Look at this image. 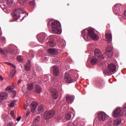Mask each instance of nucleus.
Returning <instances> with one entry per match:
<instances>
[{
    "mask_svg": "<svg viewBox=\"0 0 126 126\" xmlns=\"http://www.w3.org/2000/svg\"><path fill=\"white\" fill-rule=\"evenodd\" d=\"M74 97L70 95H66V101L68 103H71L73 102Z\"/></svg>",
    "mask_w": 126,
    "mask_h": 126,
    "instance_id": "nucleus-17",
    "label": "nucleus"
},
{
    "mask_svg": "<svg viewBox=\"0 0 126 126\" xmlns=\"http://www.w3.org/2000/svg\"><path fill=\"white\" fill-rule=\"evenodd\" d=\"M14 50L13 49H9L8 50V52L10 53H14Z\"/></svg>",
    "mask_w": 126,
    "mask_h": 126,
    "instance_id": "nucleus-41",
    "label": "nucleus"
},
{
    "mask_svg": "<svg viewBox=\"0 0 126 126\" xmlns=\"http://www.w3.org/2000/svg\"><path fill=\"white\" fill-rule=\"evenodd\" d=\"M38 105V103L36 101H33L31 103V112L33 113Z\"/></svg>",
    "mask_w": 126,
    "mask_h": 126,
    "instance_id": "nucleus-16",
    "label": "nucleus"
},
{
    "mask_svg": "<svg viewBox=\"0 0 126 126\" xmlns=\"http://www.w3.org/2000/svg\"><path fill=\"white\" fill-rule=\"evenodd\" d=\"M22 80H19L18 81V84H20V83L22 82Z\"/></svg>",
    "mask_w": 126,
    "mask_h": 126,
    "instance_id": "nucleus-50",
    "label": "nucleus"
},
{
    "mask_svg": "<svg viewBox=\"0 0 126 126\" xmlns=\"http://www.w3.org/2000/svg\"><path fill=\"white\" fill-rule=\"evenodd\" d=\"M8 97V94L6 92H2L0 93V103L2 100L5 99Z\"/></svg>",
    "mask_w": 126,
    "mask_h": 126,
    "instance_id": "nucleus-15",
    "label": "nucleus"
},
{
    "mask_svg": "<svg viewBox=\"0 0 126 126\" xmlns=\"http://www.w3.org/2000/svg\"><path fill=\"white\" fill-rule=\"evenodd\" d=\"M48 52L52 55H57L58 54V51L56 49H49Z\"/></svg>",
    "mask_w": 126,
    "mask_h": 126,
    "instance_id": "nucleus-18",
    "label": "nucleus"
},
{
    "mask_svg": "<svg viewBox=\"0 0 126 126\" xmlns=\"http://www.w3.org/2000/svg\"><path fill=\"white\" fill-rule=\"evenodd\" d=\"M8 65L11 66L12 67H13L14 68H16L14 64H12L11 63H8Z\"/></svg>",
    "mask_w": 126,
    "mask_h": 126,
    "instance_id": "nucleus-45",
    "label": "nucleus"
},
{
    "mask_svg": "<svg viewBox=\"0 0 126 126\" xmlns=\"http://www.w3.org/2000/svg\"><path fill=\"white\" fill-rule=\"evenodd\" d=\"M33 89V83H31L28 85L27 90L29 91H32Z\"/></svg>",
    "mask_w": 126,
    "mask_h": 126,
    "instance_id": "nucleus-27",
    "label": "nucleus"
},
{
    "mask_svg": "<svg viewBox=\"0 0 126 126\" xmlns=\"http://www.w3.org/2000/svg\"><path fill=\"white\" fill-rule=\"evenodd\" d=\"M9 90V91H12L13 90V88L11 87L10 86H8L7 87L6 91Z\"/></svg>",
    "mask_w": 126,
    "mask_h": 126,
    "instance_id": "nucleus-38",
    "label": "nucleus"
},
{
    "mask_svg": "<svg viewBox=\"0 0 126 126\" xmlns=\"http://www.w3.org/2000/svg\"><path fill=\"white\" fill-rule=\"evenodd\" d=\"M104 85V81L102 79H100L97 82V86L98 87H101V86H103Z\"/></svg>",
    "mask_w": 126,
    "mask_h": 126,
    "instance_id": "nucleus-24",
    "label": "nucleus"
},
{
    "mask_svg": "<svg viewBox=\"0 0 126 126\" xmlns=\"http://www.w3.org/2000/svg\"><path fill=\"white\" fill-rule=\"evenodd\" d=\"M81 35L85 40H90L91 39L94 40H98V36L96 35L93 29H86L81 31Z\"/></svg>",
    "mask_w": 126,
    "mask_h": 126,
    "instance_id": "nucleus-1",
    "label": "nucleus"
},
{
    "mask_svg": "<svg viewBox=\"0 0 126 126\" xmlns=\"http://www.w3.org/2000/svg\"><path fill=\"white\" fill-rule=\"evenodd\" d=\"M55 115V111L54 110L46 111L43 114V118L45 120H49L52 118Z\"/></svg>",
    "mask_w": 126,
    "mask_h": 126,
    "instance_id": "nucleus-4",
    "label": "nucleus"
},
{
    "mask_svg": "<svg viewBox=\"0 0 126 126\" xmlns=\"http://www.w3.org/2000/svg\"><path fill=\"white\" fill-rule=\"evenodd\" d=\"M46 35L45 33H42L40 34L38 36V40L41 43H42L45 40Z\"/></svg>",
    "mask_w": 126,
    "mask_h": 126,
    "instance_id": "nucleus-13",
    "label": "nucleus"
},
{
    "mask_svg": "<svg viewBox=\"0 0 126 126\" xmlns=\"http://www.w3.org/2000/svg\"><path fill=\"white\" fill-rule=\"evenodd\" d=\"M99 60H101V59L94 56L92 58L90 62L92 64L94 65L96 64L99 62Z\"/></svg>",
    "mask_w": 126,
    "mask_h": 126,
    "instance_id": "nucleus-14",
    "label": "nucleus"
},
{
    "mask_svg": "<svg viewBox=\"0 0 126 126\" xmlns=\"http://www.w3.org/2000/svg\"><path fill=\"white\" fill-rule=\"evenodd\" d=\"M27 1L28 0H18V2L22 5H25L27 3Z\"/></svg>",
    "mask_w": 126,
    "mask_h": 126,
    "instance_id": "nucleus-30",
    "label": "nucleus"
},
{
    "mask_svg": "<svg viewBox=\"0 0 126 126\" xmlns=\"http://www.w3.org/2000/svg\"><path fill=\"white\" fill-rule=\"evenodd\" d=\"M44 111V106L43 105H40L38 107V112L39 113L43 112Z\"/></svg>",
    "mask_w": 126,
    "mask_h": 126,
    "instance_id": "nucleus-29",
    "label": "nucleus"
},
{
    "mask_svg": "<svg viewBox=\"0 0 126 126\" xmlns=\"http://www.w3.org/2000/svg\"><path fill=\"white\" fill-rule=\"evenodd\" d=\"M29 56L32 58H33L34 57V55L33 54H32V53L31 52H30Z\"/></svg>",
    "mask_w": 126,
    "mask_h": 126,
    "instance_id": "nucleus-44",
    "label": "nucleus"
},
{
    "mask_svg": "<svg viewBox=\"0 0 126 126\" xmlns=\"http://www.w3.org/2000/svg\"><path fill=\"white\" fill-rule=\"evenodd\" d=\"M25 90H26V87L24 86H23V87H22V91L24 93Z\"/></svg>",
    "mask_w": 126,
    "mask_h": 126,
    "instance_id": "nucleus-47",
    "label": "nucleus"
},
{
    "mask_svg": "<svg viewBox=\"0 0 126 126\" xmlns=\"http://www.w3.org/2000/svg\"><path fill=\"white\" fill-rule=\"evenodd\" d=\"M73 113H67L66 115H65V119H66L67 121L69 120L71 118V116Z\"/></svg>",
    "mask_w": 126,
    "mask_h": 126,
    "instance_id": "nucleus-26",
    "label": "nucleus"
},
{
    "mask_svg": "<svg viewBox=\"0 0 126 126\" xmlns=\"http://www.w3.org/2000/svg\"><path fill=\"white\" fill-rule=\"evenodd\" d=\"M64 80L67 83H71L73 81V79L71 78L70 74L67 72L65 73V75H64Z\"/></svg>",
    "mask_w": 126,
    "mask_h": 126,
    "instance_id": "nucleus-11",
    "label": "nucleus"
},
{
    "mask_svg": "<svg viewBox=\"0 0 126 126\" xmlns=\"http://www.w3.org/2000/svg\"><path fill=\"white\" fill-rule=\"evenodd\" d=\"M13 2V0H6V3L8 5H11L12 3Z\"/></svg>",
    "mask_w": 126,
    "mask_h": 126,
    "instance_id": "nucleus-34",
    "label": "nucleus"
},
{
    "mask_svg": "<svg viewBox=\"0 0 126 126\" xmlns=\"http://www.w3.org/2000/svg\"><path fill=\"white\" fill-rule=\"evenodd\" d=\"M59 74V69L58 66H54L53 67V75L57 76Z\"/></svg>",
    "mask_w": 126,
    "mask_h": 126,
    "instance_id": "nucleus-20",
    "label": "nucleus"
},
{
    "mask_svg": "<svg viewBox=\"0 0 126 126\" xmlns=\"http://www.w3.org/2000/svg\"><path fill=\"white\" fill-rule=\"evenodd\" d=\"M123 109L124 111L126 112V103L123 105Z\"/></svg>",
    "mask_w": 126,
    "mask_h": 126,
    "instance_id": "nucleus-43",
    "label": "nucleus"
},
{
    "mask_svg": "<svg viewBox=\"0 0 126 126\" xmlns=\"http://www.w3.org/2000/svg\"><path fill=\"white\" fill-rule=\"evenodd\" d=\"M21 116H19V117L17 118L16 121L18 122V121H19L21 120Z\"/></svg>",
    "mask_w": 126,
    "mask_h": 126,
    "instance_id": "nucleus-48",
    "label": "nucleus"
},
{
    "mask_svg": "<svg viewBox=\"0 0 126 126\" xmlns=\"http://www.w3.org/2000/svg\"><path fill=\"white\" fill-rule=\"evenodd\" d=\"M122 123V119H117L114 121L113 123L114 126H118Z\"/></svg>",
    "mask_w": 126,
    "mask_h": 126,
    "instance_id": "nucleus-23",
    "label": "nucleus"
},
{
    "mask_svg": "<svg viewBox=\"0 0 126 126\" xmlns=\"http://www.w3.org/2000/svg\"><path fill=\"white\" fill-rule=\"evenodd\" d=\"M94 55L95 57L100 59V60L104 59V55H102L101 51L99 49L94 50Z\"/></svg>",
    "mask_w": 126,
    "mask_h": 126,
    "instance_id": "nucleus-8",
    "label": "nucleus"
},
{
    "mask_svg": "<svg viewBox=\"0 0 126 126\" xmlns=\"http://www.w3.org/2000/svg\"><path fill=\"white\" fill-rule=\"evenodd\" d=\"M27 105H25V106H24V109H25V110H27Z\"/></svg>",
    "mask_w": 126,
    "mask_h": 126,
    "instance_id": "nucleus-52",
    "label": "nucleus"
},
{
    "mask_svg": "<svg viewBox=\"0 0 126 126\" xmlns=\"http://www.w3.org/2000/svg\"><path fill=\"white\" fill-rule=\"evenodd\" d=\"M108 116L104 112H100L98 113V119L100 122H104L107 120Z\"/></svg>",
    "mask_w": 126,
    "mask_h": 126,
    "instance_id": "nucleus-5",
    "label": "nucleus"
},
{
    "mask_svg": "<svg viewBox=\"0 0 126 126\" xmlns=\"http://www.w3.org/2000/svg\"><path fill=\"white\" fill-rule=\"evenodd\" d=\"M48 44L52 47H53L55 45V42L53 40H50L48 43Z\"/></svg>",
    "mask_w": 126,
    "mask_h": 126,
    "instance_id": "nucleus-31",
    "label": "nucleus"
},
{
    "mask_svg": "<svg viewBox=\"0 0 126 126\" xmlns=\"http://www.w3.org/2000/svg\"><path fill=\"white\" fill-rule=\"evenodd\" d=\"M41 91H42V88L40 86L38 85H36L35 86V92L38 94H40Z\"/></svg>",
    "mask_w": 126,
    "mask_h": 126,
    "instance_id": "nucleus-19",
    "label": "nucleus"
},
{
    "mask_svg": "<svg viewBox=\"0 0 126 126\" xmlns=\"http://www.w3.org/2000/svg\"><path fill=\"white\" fill-rule=\"evenodd\" d=\"M49 92L54 99L56 100L58 99L59 94L57 89L52 88L49 89Z\"/></svg>",
    "mask_w": 126,
    "mask_h": 126,
    "instance_id": "nucleus-7",
    "label": "nucleus"
},
{
    "mask_svg": "<svg viewBox=\"0 0 126 126\" xmlns=\"http://www.w3.org/2000/svg\"><path fill=\"white\" fill-rule=\"evenodd\" d=\"M17 60L18 61L20 62H22L23 61V58L22 56H18L17 58Z\"/></svg>",
    "mask_w": 126,
    "mask_h": 126,
    "instance_id": "nucleus-36",
    "label": "nucleus"
},
{
    "mask_svg": "<svg viewBox=\"0 0 126 126\" xmlns=\"http://www.w3.org/2000/svg\"><path fill=\"white\" fill-rule=\"evenodd\" d=\"M16 73V70L15 69H13L12 71L10 73V79L15 75V73Z\"/></svg>",
    "mask_w": 126,
    "mask_h": 126,
    "instance_id": "nucleus-28",
    "label": "nucleus"
},
{
    "mask_svg": "<svg viewBox=\"0 0 126 126\" xmlns=\"http://www.w3.org/2000/svg\"><path fill=\"white\" fill-rule=\"evenodd\" d=\"M0 80L1 81L3 80V78H2V77H1V76H0Z\"/></svg>",
    "mask_w": 126,
    "mask_h": 126,
    "instance_id": "nucleus-51",
    "label": "nucleus"
},
{
    "mask_svg": "<svg viewBox=\"0 0 126 126\" xmlns=\"http://www.w3.org/2000/svg\"><path fill=\"white\" fill-rule=\"evenodd\" d=\"M12 94H13V96H15V95H16V91H13L12 92Z\"/></svg>",
    "mask_w": 126,
    "mask_h": 126,
    "instance_id": "nucleus-49",
    "label": "nucleus"
},
{
    "mask_svg": "<svg viewBox=\"0 0 126 126\" xmlns=\"http://www.w3.org/2000/svg\"><path fill=\"white\" fill-rule=\"evenodd\" d=\"M24 12H25V11L22 8H16L14 11L13 15V17L15 19H18V18L20 17V14L24 13Z\"/></svg>",
    "mask_w": 126,
    "mask_h": 126,
    "instance_id": "nucleus-6",
    "label": "nucleus"
},
{
    "mask_svg": "<svg viewBox=\"0 0 126 126\" xmlns=\"http://www.w3.org/2000/svg\"><path fill=\"white\" fill-rule=\"evenodd\" d=\"M10 115H11L14 119H15V117H14V111H13V110L11 111V112H10Z\"/></svg>",
    "mask_w": 126,
    "mask_h": 126,
    "instance_id": "nucleus-42",
    "label": "nucleus"
},
{
    "mask_svg": "<svg viewBox=\"0 0 126 126\" xmlns=\"http://www.w3.org/2000/svg\"><path fill=\"white\" fill-rule=\"evenodd\" d=\"M106 40L108 42H110L112 40V36L111 34L106 33L105 34Z\"/></svg>",
    "mask_w": 126,
    "mask_h": 126,
    "instance_id": "nucleus-22",
    "label": "nucleus"
},
{
    "mask_svg": "<svg viewBox=\"0 0 126 126\" xmlns=\"http://www.w3.org/2000/svg\"><path fill=\"white\" fill-rule=\"evenodd\" d=\"M40 120V117L39 116H37L35 119H34L33 122L34 123H38Z\"/></svg>",
    "mask_w": 126,
    "mask_h": 126,
    "instance_id": "nucleus-32",
    "label": "nucleus"
},
{
    "mask_svg": "<svg viewBox=\"0 0 126 126\" xmlns=\"http://www.w3.org/2000/svg\"><path fill=\"white\" fill-rule=\"evenodd\" d=\"M35 2L34 0H32V1H31L30 2V6L32 7V8H33L35 6Z\"/></svg>",
    "mask_w": 126,
    "mask_h": 126,
    "instance_id": "nucleus-33",
    "label": "nucleus"
},
{
    "mask_svg": "<svg viewBox=\"0 0 126 126\" xmlns=\"http://www.w3.org/2000/svg\"><path fill=\"white\" fill-rule=\"evenodd\" d=\"M37 126V125H32V126Z\"/></svg>",
    "mask_w": 126,
    "mask_h": 126,
    "instance_id": "nucleus-53",
    "label": "nucleus"
},
{
    "mask_svg": "<svg viewBox=\"0 0 126 126\" xmlns=\"http://www.w3.org/2000/svg\"><path fill=\"white\" fill-rule=\"evenodd\" d=\"M0 53L3 54V55H5V52L2 50L1 48H0Z\"/></svg>",
    "mask_w": 126,
    "mask_h": 126,
    "instance_id": "nucleus-39",
    "label": "nucleus"
},
{
    "mask_svg": "<svg viewBox=\"0 0 126 126\" xmlns=\"http://www.w3.org/2000/svg\"><path fill=\"white\" fill-rule=\"evenodd\" d=\"M31 67V61L29 60L28 61V63L25 65V70L28 71L30 70Z\"/></svg>",
    "mask_w": 126,
    "mask_h": 126,
    "instance_id": "nucleus-21",
    "label": "nucleus"
},
{
    "mask_svg": "<svg viewBox=\"0 0 126 126\" xmlns=\"http://www.w3.org/2000/svg\"><path fill=\"white\" fill-rule=\"evenodd\" d=\"M108 69H105L104 71V73L107 75H110L112 72H114L116 70V66L113 63L109 64L108 65Z\"/></svg>",
    "mask_w": 126,
    "mask_h": 126,
    "instance_id": "nucleus-3",
    "label": "nucleus"
},
{
    "mask_svg": "<svg viewBox=\"0 0 126 126\" xmlns=\"http://www.w3.org/2000/svg\"><path fill=\"white\" fill-rule=\"evenodd\" d=\"M113 48L111 46H108L105 50V54L107 55L109 57H111L112 55Z\"/></svg>",
    "mask_w": 126,
    "mask_h": 126,
    "instance_id": "nucleus-12",
    "label": "nucleus"
},
{
    "mask_svg": "<svg viewBox=\"0 0 126 126\" xmlns=\"http://www.w3.org/2000/svg\"><path fill=\"white\" fill-rule=\"evenodd\" d=\"M122 5L121 4H116L113 6V11L115 14H119L121 12Z\"/></svg>",
    "mask_w": 126,
    "mask_h": 126,
    "instance_id": "nucleus-9",
    "label": "nucleus"
},
{
    "mask_svg": "<svg viewBox=\"0 0 126 126\" xmlns=\"http://www.w3.org/2000/svg\"><path fill=\"white\" fill-rule=\"evenodd\" d=\"M14 124L12 122H9L7 124L6 126H13Z\"/></svg>",
    "mask_w": 126,
    "mask_h": 126,
    "instance_id": "nucleus-40",
    "label": "nucleus"
},
{
    "mask_svg": "<svg viewBox=\"0 0 126 126\" xmlns=\"http://www.w3.org/2000/svg\"><path fill=\"white\" fill-rule=\"evenodd\" d=\"M113 115L114 117L116 118L122 117L123 116L122 109L120 108L116 109L114 111Z\"/></svg>",
    "mask_w": 126,
    "mask_h": 126,
    "instance_id": "nucleus-10",
    "label": "nucleus"
},
{
    "mask_svg": "<svg viewBox=\"0 0 126 126\" xmlns=\"http://www.w3.org/2000/svg\"><path fill=\"white\" fill-rule=\"evenodd\" d=\"M30 110H28V111L27 112V113H26V116L28 117L29 116V115H30Z\"/></svg>",
    "mask_w": 126,
    "mask_h": 126,
    "instance_id": "nucleus-46",
    "label": "nucleus"
},
{
    "mask_svg": "<svg viewBox=\"0 0 126 126\" xmlns=\"http://www.w3.org/2000/svg\"><path fill=\"white\" fill-rule=\"evenodd\" d=\"M65 45H66V42L65 40H62V42H61L60 43V45H61L62 47H64L65 46Z\"/></svg>",
    "mask_w": 126,
    "mask_h": 126,
    "instance_id": "nucleus-35",
    "label": "nucleus"
},
{
    "mask_svg": "<svg viewBox=\"0 0 126 126\" xmlns=\"http://www.w3.org/2000/svg\"><path fill=\"white\" fill-rule=\"evenodd\" d=\"M17 101L16 100H13L12 102L11 103L10 105V107H14L15 105V104L16 103Z\"/></svg>",
    "mask_w": 126,
    "mask_h": 126,
    "instance_id": "nucleus-37",
    "label": "nucleus"
},
{
    "mask_svg": "<svg viewBox=\"0 0 126 126\" xmlns=\"http://www.w3.org/2000/svg\"><path fill=\"white\" fill-rule=\"evenodd\" d=\"M47 26L49 28H50L51 27H52L53 32L58 34L62 33L61 24L59 21H52L50 20L48 22Z\"/></svg>",
    "mask_w": 126,
    "mask_h": 126,
    "instance_id": "nucleus-2",
    "label": "nucleus"
},
{
    "mask_svg": "<svg viewBox=\"0 0 126 126\" xmlns=\"http://www.w3.org/2000/svg\"><path fill=\"white\" fill-rule=\"evenodd\" d=\"M80 122L77 120H75L74 121V123H71V126H78Z\"/></svg>",
    "mask_w": 126,
    "mask_h": 126,
    "instance_id": "nucleus-25",
    "label": "nucleus"
}]
</instances>
